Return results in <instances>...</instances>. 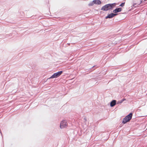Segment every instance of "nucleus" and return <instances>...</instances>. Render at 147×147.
<instances>
[{"label": "nucleus", "mask_w": 147, "mask_h": 147, "mask_svg": "<svg viewBox=\"0 0 147 147\" xmlns=\"http://www.w3.org/2000/svg\"><path fill=\"white\" fill-rule=\"evenodd\" d=\"M125 5V3H123L121 4L120 5V6L121 7H123L124 5Z\"/></svg>", "instance_id": "nucleus-11"}, {"label": "nucleus", "mask_w": 147, "mask_h": 147, "mask_svg": "<svg viewBox=\"0 0 147 147\" xmlns=\"http://www.w3.org/2000/svg\"><path fill=\"white\" fill-rule=\"evenodd\" d=\"M126 100V99H125V98H124L121 100L120 101H118L117 102V104H121V103L123 101L125 100Z\"/></svg>", "instance_id": "nucleus-9"}, {"label": "nucleus", "mask_w": 147, "mask_h": 147, "mask_svg": "<svg viewBox=\"0 0 147 147\" xmlns=\"http://www.w3.org/2000/svg\"><path fill=\"white\" fill-rule=\"evenodd\" d=\"M95 4L99 5L101 4V2L99 0H94Z\"/></svg>", "instance_id": "nucleus-8"}, {"label": "nucleus", "mask_w": 147, "mask_h": 147, "mask_svg": "<svg viewBox=\"0 0 147 147\" xmlns=\"http://www.w3.org/2000/svg\"><path fill=\"white\" fill-rule=\"evenodd\" d=\"M116 101L115 100H113L110 103V106L111 107L114 106L116 104Z\"/></svg>", "instance_id": "nucleus-7"}, {"label": "nucleus", "mask_w": 147, "mask_h": 147, "mask_svg": "<svg viewBox=\"0 0 147 147\" xmlns=\"http://www.w3.org/2000/svg\"><path fill=\"white\" fill-rule=\"evenodd\" d=\"M121 10L122 9L121 8H117L114 10L113 12L114 13H116L121 11Z\"/></svg>", "instance_id": "nucleus-6"}, {"label": "nucleus", "mask_w": 147, "mask_h": 147, "mask_svg": "<svg viewBox=\"0 0 147 147\" xmlns=\"http://www.w3.org/2000/svg\"><path fill=\"white\" fill-rule=\"evenodd\" d=\"M117 15V14H114L113 13H111V14H109L108 15V16H106L105 17V18L106 19H107L108 18H111L113 17H114L115 16Z\"/></svg>", "instance_id": "nucleus-5"}, {"label": "nucleus", "mask_w": 147, "mask_h": 147, "mask_svg": "<svg viewBox=\"0 0 147 147\" xmlns=\"http://www.w3.org/2000/svg\"><path fill=\"white\" fill-rule=\"evenodd\" d=\"M132 116V113H130L123 119L122 123L123 124H125L127 122L129 121L131 119Z\"/></svg>", "instance_id": "nucleus-1"}, {"label": "nucleus", "mask_w": 147, "mask_h": 147, "mask_svg": "<svg viewBox=\"0 0 147 147\" xmlns=\"http://www.w3.org/2000/svg\"><path fill=\"white\" fill-rule=\"evenodd\" d=\"M113 5V4H109L106 5L102 7L101 10L104 11H107L109 9H110L112 8Z\"/></svg>", "instance_id": "nucleus-2"}, {"label": "nucleus", "mask_w": 147, "mask_h": 147, "mask_svg": "<svg viewBox=\"0 0 147 147\" xmlns=\"http://www.w3.org/2000/svg\"><path fill=\"white\" fill-rule=\"evenodd\" d=\"M67 125V121L66 120H63L61 121L60 124V127L63 129L66 127Z\"/></svg>", "instance_id": "nucleus-3"}, {"label": "nucleus", "mask_w": 147, "mask_h": 147, "mask_svg": "<svg viewBox=\"0 0 147 147\" xmlns=\"http://www.w3.org/2000/svg\"><path fill=\"white\" fill-rule=\"evenodd\" d=\"M63 72L62 71H60L54 73L52 76L49 78V79L57 78L61 75Z\"/></svg>", "instance_id": "nucleus-4"}, {"label": "nucleus", "mask_w": 147, "mask_h": 147, "mask_svg": "<svg viewBox=\"0 0 147 147\" xmlns=\"http://www.w3.org/2000/svg\"><path fill=\"white\" fill-rule=\"evenodd\" d=\"M94 0H93L92 1L90 2L88 4L89 6H92L94 4H95Z\"/></svg>", "instance_id": "nucleus-10"}]
</instances>
